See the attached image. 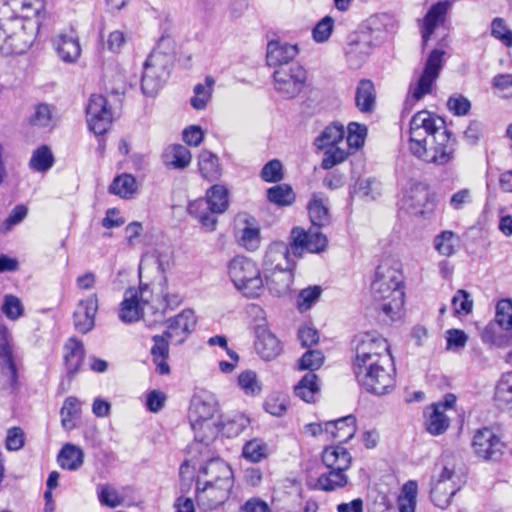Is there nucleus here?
I'll use <instances>...</instances> for the list:
<instances>
[{
	"mask_svg": "<svg viewBox=\"0 0 512 512\" xmlns=\"http://www.w3.org/2000/svg\"><path fill=\"white\" fill-rule=\"evenodd\" d=\"M456 141L444 128V120L427 111H418L410 120L409 151L418 159L444 166L454 159Z\"/></svg>",
	"mask_w": 512,
	"mask_h": 512,
	"instance_id": "f257e3e1",
	"label": "nucleus"
},
{
	"mask_svg": "<svg viewBox=\"0 0 512 512\" xmlns=\"http://www.w3.org/2000/svg\"><path fill=\"white\" fill-rule=\"evenodd\" d=\"M371 292L376 307L388 318H400L404 307L403 275L400 263L385 259L377 266L375 279L371 284Z\"/></svg>",
	"mask_w": 512,
	"mask_h": 512,
	"instance_id": "f03ea898",
	"label": "nucleus"
},
{
	"mask_svg": "<svg viewBox=\"0 0 512 512\" xmlns=\"http://www.w3.org/2000/svg\"><path fill=\"white\" fill-rule=\"evenodd\" d=\"M461 476L456 471L454 457L443 455L435 466L430 497L439 508L445 509L450 505L452 497L461 487Z\"/></svg>",
	"mask_w": 512,
	"mask_h": 512,
	"instance_id": "7ed1b4c3",
	"label": "nucleus"
},
{
	"mask_svg": "<svg viewBox=\"0 0 512 512\" xmlns=\"http://www.w3.org/2000/svg\"><path fill=\"white\" fill-rule=\"evenodd\" d=\"M228 205V190L222 185H214L207 190L205 198L189 203L188 213L206 230L213 231L218 222L216 215L224 213Z\"/></svg>",
	"mask_w": 512,
	"mask_h": 512,
	"instance_id": "20e7f679",
	"label": "nucleus"
},
{
	"mask_svg": "<svg viewBox=\"0 0 512 512\" xmlns=\"http://www.w3.org/2000/svg\"><path fill=\"white\" fill-rule=\"evenodd\" d=\"M322 461L329 469L317 479L316 486L323 491H334L343 488L348 483L345 471L351 466L350 453L341 446L326 447L322 453Z\"/></svg>",
	"mask_w": 512,
	"mask_h": 512,
	"instance_id": "39448f33",
	"label": "nucleus"
},
{
	"mask_svg": "<svg viewBox=\"0 0 512 512\" xmlns=\"http://www.w3.org/2000/svg\"><path fill=\"white\" fill-rule=\"evenodd\" d=\"M217 412V403L212 397H193L188 419L195 433V440L208 445L209 441L215 438L218 433V426L213 420Z\"/></svg>",
	"mask_w": 512,
	"mask_h": 512,
	"instance_id": "423d86ee",
	"label": "nucleus"
},
{
	"mask_svg": "<svg viewBox=\"0 0 512 512\" xmlns=\"http://www.w3.org/2000/svg\"><path fill=\"white\" fill-rule=\"evenodd\" d=\"M228 274L237 290L246 297H257L263 290V280L257 264L245 257L233 258Z\"/></svg>",
	"mask_w": 512,
	"mask_h": 512,
	"instance_id": "0eeeda50",
	"label": "nucleus"
},
{
	"mask_svg": "<svg viewBox=\"0 0 512 512\" xmlns=\"http://www.w3.org/2000/svg\"><path fill=\"white\" fill-rule=\"evenodd\" d=\"M169 38L162 37L158 47L154 49L144 62L141 89L146 96H154L163 86L168 75L167 63L169 57L160 51L161 46L169 43Z\"/></svg>",
	"mask_w": 512,
	"mask_h": 512,
	"instance_id": "6e6552de",
	"label": "nucleus"
},
{
	"mask_svg": "<svg viewBox=\"0 0 512 512\" xmlns=\"http://www.w3.org/2000/svg\"><path fill=\"white\" fill-rule=\"evenodd\" d=\"M5 26L9 30V36L4 55L25 53L34 42L38 22L30 19V14L27 13L22 17L7 18Z\"/></svg>",
	"mask_w": 512,
	"mask_h": 512,
	"instance_id": "1a4fd4ad",
	"label": "nucleus"
},
{
	"mask_svg": "<svg viewBox=\"0 0 512 512\" xmlns=\"http://www.w3.org/2000/svg\"><path fill=\"white\" fill-rule=\"evenodd\" d=\"M307 77V71L298 63L282 66L273 72L274 89L283 99H295L304 90Z\"/></svg>",
	"mask_w": 512,
	"mask_h": 512,
	"instance_id": "9d476101",
	"label": "nucleus"
},
{
	"mask_svg": "<svg viewBox=\"0 0 512 512\" xmlns=\"http://www.w3.org/2000/svg\"><path fill=\"white\" fill-rule=\"evenodd\" d=\"M444 54V51L439 49H433L430 52L417 84L410 88L411 97L405 101L404 110L411 109L416 101L431 92L432 85L438 78L442 68Z\"/></svg>",
	"mask_w": 512,
	"mask_h": 512,
	"instance_id": "9b49d317",
	"label": "nucleus"
},
{
	"mask_svg": "<svg viewBox=\"0 0 512 512\" xmlns=\"http://www.w3.org/2000/svg\"><path fill=\"white\" fill-rule=\"evenodd\" d=\"M472 448L475 455L485 461L498 462L504 454L505 443L488 427L475 431Z\"/></svg>",
	"mask_w": 512,
	"mask_h": 512,
	"instance_id": "f8f14e48",
	"label": "nucleus"
},
{
	"mask_svg": "<svg viewBox=\"0 0 512 512\" xmlns=\"http://www.w3.org/2000/svg\"><path fill=\"white\" fill-rule=\"evenodd\" d=\"M232 487V485L202 481L199 477L196 481L198 507L204 511L220 507L229 498Z\"/></svg>",
	"mask_w": 512,
	"mask_h": 512,
	"instance_id": "ddd939ff",
	"label": "nucleus"
},
{
	"mask_svg": "<svg viewBox=\"0 0 512 512\" xmlns=\"http://www.w3.org/2000/svg\"><path fill=\"white\" fill-rule=\"evenodd\" d=\"M327 238L317 230L305 231L300 227H294L290 233V246L294 257H301L304 251L320 253L327 246Z\"/></svg>",
	"mask_w": 512,
	"mask_h": 512,
	"instance_id": "4468645a",
	"label": "nucleus"
},
{
	"mask_svg": "<svg viewBox=\"0 0 512 512\" xmlns=\"http://www.w3.org/2000/svg\"><path fill=\"white\" fill-rule=\"evenodd\" d=\"M354 358L392 357L387 340L377 332H365L353 339Z\"/></svg>",
	"mask_w": 512,
	"mask_h": 512,
	"instance_id": "2eb2a0df",
	"label": "nucleus"
},
{
	"mask_svg": "<svg viewBox=\"0 0 512 512\" xmlns=\"http://www.w3.org/2000/svg\"><path fill=\"white\" fill-rule=\"evenodd\" d=\"M87 123L96 135H103L109 129L113 114L108 107L107 100L102 95H91L86 107Z\"/></svg>",
	"mask_w": 512,
	"mask_h": 512,
	"instance_id": "dca6fc26",
	"label": "nucleus"
},
{
	"mask_svg": "<svg viewBox=\"0 0 512 512\" xmlns=\"http://www.w3.org/2000/svg\"><path fill=\"white\" fill-rule=\"evenodd\" d=\"M383 372L373 370L370 375L363 378L358 384L368 393L382 396L390 393L395 386V367L393 360L390 364L380 368Z\"/></svg>",
	"mask_w": 512,
	"mask_h": 512,
	"instance_id": "f3484780",
	"label": "nucleus"
},
{
	"mask_svg": "<svg viewBox=\"0 0 512 512\" xmlns=\"http://www.w3.org/2000/svg\"><path fill=\"white\" fill-rule=\"evenodd\" d=\"M295 261L290 244L273 242L270 244L263 259L265 272L294 269Z\"/></svg>",
	"mask_w": 512,
	"mask_h": 512,
	"instance_id": "a211bd4d",
	"label": "nucleus"
},
{
	"mask_svg": "<svg viewBox=\"0 0 512 512\" xmlns=\"http://www.w3.org/2000/svg\"><path fill=\"white\" fill-rule=\"evenodd\" d=\"M97 310L98 298L96 294L80 300L73 313L75 329L82 334H86L92 330L95 325V315Z\"/></svg>",
	"mask_w": 512,
	"mask_h": 512,
	"instance_id": "6ab92c4d",
	"label": "nucleus"
},
{
	"mask_svg": "<svg viewBox=\"0 0 512 512\" xmlns=\"http://www.w3.org/2000/svg\"><path fill=\"white\" fill-rule=\"evenodd\" d=\"M167 323L165 336L169 339H175L178 344H181L195 329L197 320L193 310L185 309L175 317L170 318Z\"/></svg>",
	"mask_w": 512,
	"mask_h": 512,
	"instance_id": "aec40b11",
	"label": "nucleus"
},
{
	"mask_svg": "<svg viewBox=\"0 0 512 512\" xmlns=\"http://www.w3.org/2000/svg\"><path fill=\"white\" fill-rule=\"evenodd\" d=\"M146 301L142 297L141 290L128 288L124 292V299L119 310V318L125 323H131L140 319Z\"/></svg>",
	"mask_w": 512,
	"mask_h": 512,
	"instance_id": "412c9836",
	"label": "nucleus"
},
{
	"mask_svg": "<svg viewBox=\"0 0 512 512\" xmlns=\"http://www.w3.org/2000/svg\"><path fill=\"white\" fill-rule=\"evenodd\" d=\"M298 53L299 49L297 45L270 41L267 45V65L275 69L282 66H290Z\"/></svg>",
	"mask_w": 512,
	"mask_h": 512,
	"instance_id": "4be33fe9",
	"label": "nucleus"
},
{
	"mask_svg": "<svg viewBox=\"0 0 512 512\" xmlns=\"http://www.w3.org/2000/svg\"><path fill=\"white\" fill-rule=\"evenodd\" d=\"M450 4L447 1H440L433 4L422 20L421 35L423 45L426 46L435 29L445 21Z\"/></svg>",
	"mask_w": 512,
	"mask_h": 512,
	"instance_id": "5701e85b",
	"label": "nucleus"
},
{
	"mask_svg": "<svg viewBox=\"0 0 512 512\" xmlns=\"http://www.w3.org/2000/svg\"><path fill=\"white\" fill-rule=\"evenodd\" d=\"M356 430V418L353 415L325 422V433L339 443H346L352 439Z\"/></svg>",
	"mask_w": 512,
	"mask_h": 512,
	"instance_id": "b1692460",
	"label": "nucleus"
},
{
	"mask_svg": "<svg viewBox=\"0 0 512 512\" xmlns=\"http://www.w3.org/2000/svg\"><path fill=\"white\" fill-rule=\"evenodd\" d=\"M373 45L366 35H353L346 48L347 61L352 67H359L372 52Z\"/></svg>",
	"mask_w": 512,
	"mask_h": 512,
	"instance_id": "393cba45",
	"label": "nucleus"
},
{
	"mask_svg": "<svg viewBox=\"0 0 512 512\" xmlns=\"http://www.w3.org/2000/svg\"><path fill=\"white\" fill-rule=\"evenodd\" d=\"M200 473L205 475L206 482H215L233 486V472L230 466L220 458L210 459L201 469Z\"/></svg>",
	"mask_w": 512,
	"mask_h": 512,
	"instance_id": "a878e982",
	"label": "nucleus"
},
{
	"mask_svg": "<svg viewBox=\"0 0 512 512\" xmlns=\"http://www.w3.org/2000/svg\"><path fill=\"white\" fill-rule=\"evenodd\" d=\"M256 336L255 348L263 359L271 360L280 354V341L268 329L259 326L256 330Z\"/></svg>",
	"mask_w": 512,
	"mask_h": 512,
	"instance_id": "bb28decb",
	"label": "nucleus"
},
{
	"mask_svg": "<svg viewBox=\"0 0 512 512\" xmlns=\"http://www.w3.org/2000/svg\"><path fill=\"white\" fill-rule=\"evenodd\" d=\"M168 339L163 335H154L152 337L153 346L151 347V356L153 363L156 366V372L160 375H167L170 373V367L167 363L169 357V343Z\"/></svg>",
	"mask_w": 512,
	"mask_h": 512,
	"instance_id": "cd10ccee",
	"label": "nucleus"
},
{
	"mask_svg": "<svg viewBox=\"0 0 512 512\" xmlns=\"http://www.w3.org/2000/svg\"><path fill=\"white\" fill-rule=\"evenodd\" d=\"M65 350L64 359L66 363L67 377L69 380H72L83 364L85 349L82 342L72 338L65 345Z\"/></svg>",
	"mask_w": 512,
	"mask_h": 512,
	"instance_id": "c85d7f7f",
	"label": "nucleus"
},
{
	"mask_svg": "<svg viewBox=\"0 0 512 512\" xmlns=\"http://www.w3.org/2000/svg\"><path fill=\"white\" fill-rule=\"evenodd\" d=\"M53 43L58 55L65 62H74L80 56V44L74 33L60 34Z\"/></svg>",
	"mask_w": 512,
	"mask_h": 512,
	"instance_id": "c756f323",
	"label": "nucleus"
},
{
	"mask_svg": "<svg viewBox=\"0 0 512 512\" xmlns=\"http://www.w3.org/2000/svg\"><path fill=\"white\" fill-rule=\"evenodd\" d=\"M171 251L169 248H156L142 255L139 271L155 267L157 271L164 273L169 267Z\"/></svg>",
	"mask_w": 512,
	"mask_h": 512,
	"instance_id": "7c9ffc66",
	"label": "nucleus"
},
{
	"mask_svg": "<svg viewBox=\"0 0 512 512\" xmlns=\"http://www.w3.org/2000/svg\"><path fill=\"white\" fill-rule=\"evenodd\" d=\"M393 360V357H376L375 358H354L352 362V370L355 376L357 383H359L363 378L370 375L373 370H377L383 372L380 368L384 365H389L390 361Z\"/></svg>",
	"mask_w": 512,
	"mask_h": 512,
	"instance_id": "2f4dec72",
	"label": "nucleus"
},
{
	"mask_svg": "<svg viewBox=\"0 0 512 512\" xmlns=\"http://www.w3.org/2000/svg\"><path fill=\"white\" fill-rule=\"evenodd\" d=\"M426 430L434 436L443 434L450 425V419L441 411L440 405H431L425 411Z\"/></svg>",
	"mask_w": 512,
	"mask_h": 512,
	"instance_id": "473e14b6",
	"label": "nucleus"
},
{
	"mask_svg": "<svg viewBox=\"0 0 512 512\" xmlns=\"http://www.w3.org/2000/svg\"><path fill=\"white\" fill-rule=\"evenodd\" d=\"M345 130L341 124L327 126L315 139L314 145L317 149L323 150L344 144Z\"/></svg>",
	"mask_w": 512,
	"mask_h": 512,
	"instance_id": "72a5a7b5",
	"label": "nucleus"
},
{
	"mask_svg": "<svg viewBox=\"0 0 512 512\" xmlns=\"http://www.w3.org/2000/svg\"><path fill=\"white\" fill-rule=\"evenodd\" d=\"M293 269L265 272L268 288L280 296L286 294L293 283Z\"/></svg>",
	"mask_w": 512,
	"mask_h": 512,
	"instance_id": "f704fd0d",
	"label": "nucleus"
},
{
	"mask_svg": "<svg viewBox=\"0 0 512 512\" xmlns=\"http://www.w3.org/2000/svg\"><path fill=\"white\" fill-rule=\"evenodd\" d=\"M355 104L362 113L373 111L375 107V89L370 80L362 79L359 81L355 93Z\"/></svg>",
	"mask_w": 512,
	"mask_h": 512,
	"instance_id": "c9c22d12",
	"label": "nucleus"
},
{
	"mask_svg": "<svg viewBox=\"0 0 512 512\" xmlns=\"http://www.w3.org/2000/svg\"><path fill=\"white\" fill-rule=\"evenodd\" d=\"M494 400L499 409H512V372L501 376L495 389Z\"/></svg>",
	"mask_w": 512,
	"mask_h": 512,
	"instance_id": "e433bc0d",
	"label": "nucleus"
},
{
	"mask_svg": "<svg viewBox=\"0 0 512 512\" xmlns=\"http://www.w3.org/2000/svg\"><path fill=\"white\" fill-rule=\"evenodd\" d=\"M317 381L318 377L316 374H305L295 386V394L307 403L315 402L320 392Z\"/></svg>",
	"mask_w": 512,
	"mask_h": 512,
	"instance_id": "4c0bfd02",
	"label": "nucleus"
},
{
	"mask_svg": "<svg viewBox=\"0 0 512 512\" xmlns=\"http://www.w3.org/2000/svg\"><path fill=\"white\" fill-rule=\"evenodd\" d=\"M137 182L131 174H121L114 178L109 186V192L124 199L132 198L137 192Z\"/></svg>",
	"mask_w": 512,
	"mask_h": 512,
	"instance_id": "58836bf2",
	"label": "nucleus"
},
{
	"mask_svg": "<svg viewBox=\"0 0 512 512\" xmlns=\"http://www.w3.org/2000/svg\"><path fill=\"white\" fill-rule=\"evenodd\" d=\"M198 165L201 175L208 181H215L221 175L218 157L208 150L199 154Z\"/></svg>",
	"mask_w": 512,
	"mask_h": 512,
	"instance_id": "ea45409f",
	"label": "nucleus"
},
{
	"mask_svg": "<svg viewBox=\"0 0 512 512\" xmlns=\"http://www.w3.org/2000/svg\"><path fill=\"white\" fill-rule=\"evenodd\" d=\"M308 212L313 226L322 227L330 223L329 209L319 195H313L308 204Z\"/></svg>",
	"mask_w": 512,
	"mask_h": 512,
	"instance_id": "a19ab883",
	"label": "nucleus"
},
{
	"mask_svg": "<svg viewBox=\"0 0 512 512\" xmlns=\"http://www.w3.org/2000/svg\"><path fill=\"white\" fill-rule=\"evenodd\" d=\"M165 159L168 166L175 169H184L190 164L192 155L185 146L175 144L166 149Z\"/></svg>",
	"mask_w": 512,
	"mask_h": 512,
	"instance_id": "79ce46f5",
	"label": "nucleus"
},
{
	"mask_svg": "<svg viewBox=\"0 0 512 512\" xmlns=\"http://www.w3.org/2000/svg\"><path fill=\"white\" fill-rule=\"evenodd\" d=\"M83 457L80 448L72 444H66L58 455V463L63 469L76 470L83 464Z\"/></svg>",
	"mask_w": 512,
	"mask_h": 512,
	"instance_id": "37998d69",
	"label": "nucleus"
},
{
	"mask_svg": "<svg viewBox=\"0 0 512 512\" xmlns=\"http://www.w3.org/2000/svg\"><path fill=\"white\" fill-rule=\"evenodd\" d=\"M55 162L54 155L47 145L38 147L32 154L29 166L32 170L37 172L48 171Z\"/></svg>",
	"mask_w": 512,
	"mask_h": 512,
	"instance_id": "c03bdc74",
	"label": "nucleus"
},
{
	"mask_svg": "<svg viewBox=\"0 0 512 512\" xmlns=\"http://www.w3.org/2000/svg\"><path fill=\"white\" fill-rule=\"evenodd\" d=\"M8 336L6 326L0 323V365L2 367H7L11 377L15 379L17 371L13 361L12 349L9 345Z\"/></svg>",
	"mask_w": 512,
	"mask_h": 512,
	"instance_id": "a18cd8bd",
	"label": "nucleus"
},
{
	"mask_svg": "<svg viewBox=\"0 0 512 512\" xmlns=\"http://www.w3.org/2000/svg\"><path fill=\"white\" fill-rule=\"evenodd\" d=\"M215 80L211 76L205 78V84H197L194 87V96L191 98V106L196 110L206 108L208 101L211 99L213 85Z\"/></svg>",
	"mask_w": 512,
	"mask_h": 512,
	"instance_id": "49530a36",
	"label": "nucleus"
},
{
	"mask_svg": "<svg viewBox=\"0 0 512 512\" xmlns=\"http://www.w3.org/2000/svg\"><path fill=\"white\" fill-rule=\"evenodd\" d=\"M267 198L278 206H290L295 201V193L289 185L280 184L267 190Z\"/></svg>",
	"mask_w": 512,
	"mask_h": 512,
	"instance_id": "de8ad7c7",
	"label": "nucleus"
},
{
	"mask_svg": "<svg viewBox=\"0 0 512 512\" xmlns=\"http://www.w3.org/2000/svg\"><path fill=\"white\" fill-rule=\"evenodd\" d=\"M242 455L252 463L260 462L268 456V446L261 439H252L243 446Z\"/></svg>",
	"mask_w": 512,
	"mask_h": 512,
	"instance_id": "09e8293b",
	"label": "nucleus"
},
{
	"mask_svg": "<svg viewBox=\"0 0 512 512\" xmlns=\"http://www.w3.org/2000/svg\"><path fill=\"white\" fill-rule=\"evenodd\" d=\"M349 153L350 150L344 145L330 147L324 152L321 167L325 170L332 169L334 166L344 162Z\"/></svg>",
	"mask_w": 512,
	"mask_h": 512,
	"instance_id": "8fccbe9b",
	"label": "nucleus"
},
{
	"mask_svg": "<svg viewBox=\"0 0 512 512\" xmlns=\"http://www.w3.org/2000/svg\"><path fill=\"white\" fill-rule=\"evenodd\" d=\"M348 134L346 141H344V146H346L349 150L350 149H359L361 146H363L365 137L367 134V128L364 125H361L356 122H351L348 125Z\"/></svg>",
	"mask_w": 512,
	"mask_h": 512,
	"instance_id": "3c124183",
	"label": "nucleus"
},
{
	"mask_svg": "<svg viewBox=\"0 0 512 512\" xmlns=\"http://www.w3.org/2000/svg\"><path fill=\"white\" fill-rule=\"evenodd\" d=\"M1 309L4 315L12 321L19 319L24 314V306L21 300L12 294L4 296Z\"/></svg>",
	"mask_w": 512,
	"mask_h": 512,
	"instance_id": "603ef678",
	"label": "nucleus"
},
{
	"mask_svg": "<svg viewBox=\"0 0 512 512\" xmlns=\"http://www.w3.org/2000/svg\"><path fill=\"white\" fill-rule=\"evenodd\" d=\"M495 321L505 330L512 329V300L502 299L497 303Z\"/></svg>",
	"mask_w": 512,
	"mask_h": 512,
	"instance_id": "864d4df0",
	"label": "nucleus"
},
{
	"mask_svg": "<svg viewBox=\"0 0 512 512\" xmlns=\"http://www.w3.org/2000/svg\"><path fill=\"white\" fill-rule=\"evenodd\" d=\"M324 355L320 350H308L299 359L298 367L300 370H309L310 373L318 370L324 363Z\"/></svg>",
	"mask_w": 512,
	"mask_h": 512,
	"instance_id": "5fc2aeb1",
	"label": "nucleus"
},
{
	"mask_svg": "<svg viewBox=\"0 0 512 512\" xmlns=\"http://www.w3.org/2000/svg\"><path fill=\"white\" fill-rule=\"evenodd\" d=\"M322 289L320 286H312L300 291L297 298V307L301 312L309 310L319 299Z\"/></svg>",
	"mask_w": 512,
	"mask_h": 512,
	"instance_id": "6e6d98bb",
	"label": "nucleus"
},
{
	"mask_svg": "<svg viewBox=\"0 0 512 512\" xmlns=\"http://www.w3.org/2000/svg\"><path fill=\"white\" fill-rule=\"evenodd\" d=\"M239 241L246 249L253 251L259 247L260 231L258 227L252 226L246 220V226L241 230Z\"/></svg>",
	"mask_w": 512,
	"mask_h": 512,
	"instance_id": "4d7b16f0",
	"label": "nucleus"
},
{
	"mask_svg": "<svg viewBox=\"0 0 512 512\" xmlns=\"http://www.w3.org/2000/svg\"><path fill=\"white\" fill-rule=\"evenodd\" d=\"M238 384L247 395H257L261 392V384L255 372L247 370L238 376Z\"/></svg>",
	"mask_w": 512,
	"mask_h": 512,
	"instance_id": "13d9d810",
	"label": "nucleus"
},
{
	"mask_svg": "<svg viewBox=\"0 0 512 512\" xmlns=\"http://www.w3.org/2000/svg\"><path fill=\"white\" fill-rule=\"evenodd\" d=\"M452 307L457 315H468L472 312L473 300L467 291L460 289L452 298Z\"/></svg>",
	"mask_w": 512,
	"mask_h": 512,
	"instance_id": "bf43d9fd",
	"label": "nucleus"
},
{
	"mask_svg": "<svg viewBox=\"0 0 512 512\" xmlns=\"http://www.w3.org/2000/svg\"><path fill=\"white\" fill-rule=\"evenodd\" d=\"M435 249L443 256H451L455 252L454 233L451 231H443L434 239Z\"/></svg>",
	"mask_w": 512,
	"mask_h": 512,
	"instance_id": "052dcab7",
	"label": "nucleus"
},
{
	"mask_svg": "<svg viewBox=\"0 0 512 512\" xmlns=\"http://www.w3.org/2000/svg\"><path fill=\"white\" fill-rule=\"evenodd\" d=\"M334 27V20L330 16L321 19L313 29V39L318 43H323L329 39Z\"/></svg>",
	"mask_w": 512,
	"mask_h": 512,
	"instance_id": "680f3d73",
	"label": "nucleus"
},
{
	"mask_svg": "<svg viewBox=\"0 0 512 512\" xmlns=\"http://www.w3.org/2000/svg\"><path fill=\"white\" fill-rule=\"evenodd\" d=\"M448 109L456 116L467 115L471 109V102L461 94H455L449 97L447 101Z\"/></svg>",
	"mask_w": 512,
	"mask_h": 512,
	"instance_id": "e2e57ef3",
	"label": "nucleus"
},
{
	"mask_svg": "<svg viewBox=\"0 0 512 512\" xmlns=\"http://www.w3.org/2000/svg\"><path fill=\"white\" fill-rule=\"evenodd\" d=\"M379 186L375 179H363L358 182L356 193L362 198L376 199L380 195Z\"/></svg>",
	"mask_w": 512,
	"mask_h": 512,
	"instance_id": "0e129e2a",
	"label": "nucleus"
},
{
	"mask_svg": "<svg viewBox=\"0 0 512 512\" xmlns=\"http://www.w3.org/2000/svg\"><path fill=\"white\" fill-rule=\"evenodd\" d=\"M261 177L266 182H278L282 180V164L279 160H271L264 165Z\"/></svg>",
	"mask_w": 512,
	"mask_h": 512,
	"instance_id": "69168bd1",
	"label": "nucleus"
},
{
	"mask_svg": "<svg viewBox=\"0 0 512 512\" xmlns=\"http://www.w3.org/2000/svg\"><path fill=\"white\" fill-rule=\"evenodd\" d=\"M492 35L501 40L506 46L512 47V32L506 29L503 19L495 18L491 25Z\"/></svg>",
	"mask_w": 512,
	"mask_h": 512,
	"instance_id": "338daca9",
	"label": "nucleus"
},
{
	"mask_svg": "<svg viewBox=\"0 0 512 512\" xmlns=\"http://www.w3.org/2000/svg\"><path fill=\"white\" fill-rule=\"evenodd\" d=\"M25 436L24 432L19 427H12L7 431L5 440L6 448L10 451H17L24 445Z\"/></svg>",
	"mask_w": 512,
	"mask_h": 512,
	"instance_id": "774afa93",
	"label": "nucleus"
}]
</instances>
